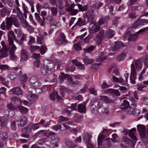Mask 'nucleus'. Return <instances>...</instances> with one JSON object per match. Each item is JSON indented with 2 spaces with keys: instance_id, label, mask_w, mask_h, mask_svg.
Masks as SVG:
<instances>
[{
  "instance_id": "1",
  "label": "nucleus",
  "mask_w": 148,
  "mask_h": 148,
  "mask_svg": "<svg viewBox=\"0 0 148 148\" xmlns=\"http://www.w3.org/2000/svg\"><path fill=\"white\" fill-rule=\"evenodd\" d=\"M105 137V136L102 134H99L97 138V143L99 146L102 145V148L110 147L112 145V139L107 138L103 141V140Z\"/></svg>"
},
{
  "instance_id": "2",
  "label": "nucleus",
  "mask_w": 148,
  "mask_h": 148,
  "mask_svg": "<svg viewBox=\"0 0 148 148\" xmlns=\"http://www.w3.org/2000/svg\"><path fill=\"white\" fill-rule=\"evenodd\" d=\"M5 22L3 21L1 25L0 28L3 30H10L13 24V18L11 17H7Z\"/></svg>"
},
{
  "instance_id": "3",
  "label": "nucleus",
  "mask_w": 148,
  "mask_h": 148,
  "mask_svg": "<svg viewBox=\"0 0 148 148\" xmlns=\"http://www.w3.org/2000/svg\"><path fill=\"white\" fill-rule=\"evenodd\" d=\"M138 132L139 133L140 137L144 141L145 143H148V141H145V140L147 138L145 126L143 125H138L137 126Z\"/></svg>"
},
{
  "instance_id": "4",
  "label": "nucleus",
  "mask_w": 148,
  "mask_h": 148,
  "mask_svg": "<svg viewBox=\"0 0 148 148\" xmlns=\"http://www.w3.org/2000/svg\"><path fill=\"white\" fill-rule=\"evenodd\" d=\"M136 78V72L135 67L134 65L133 64L131 65V71L130 76V82L132 84L135 83V80Z\"/></svg>"
},
{
  "instance_id": "5",
  "label": "nucleus",
  "mask_w": 148,
  "mask_h": 148,
  "mask_svg": "<svg viewBox=\"0 0 148 148\" xmlns=\"http://www.w3.org/2000/svg\"><path fill=\"white\" fill-rule=\"evenodd\" d=\"M132 143L130 139L126 137L122 138L120 145L122 148H129Z\"/></svg>"
},
{
  "instance_id": "6",
  "label": "nucleus",
  "mask_w": 148,
  "mask_h": 148,
  "mask_svg": "<svg viewBox=\"0 0 148 148\" xmlns=\"http://www.w3.org/2000/svg\"><path fill=\"white\" fill-rule=\"evenodd\" d=\"M105 31L103 29L99 31L98 33L96 36V43L98 45L101 44V41L105 38Z\"/></svg>"
},
{
  "instance_id": "7",
  "label": "nucleus",
  "mask_w": 148,
  "mask_h": 148,
  "mask_svg": "<svg viewBox=\"0 0 148 148\" xmlns=\"http://www.w3.org/2000/svg\"><path fill=\"white\" fill-rule=\"evenodd\" d=\"M147 24H148V19L139 18L132 24V27L136 28L138 26H143Z\"/></svg>"
},
{
  "instance_id": "8",
  "label": "nucleus",
  "mask_w": 148,
  "mask_h": 148,
  "mask_svg": "<svg viewBox=\"0 0 148 148\" xmlns=\"http://www.w3.org/2000/svg\"><path fill=\"white\" fill-rule=\"evenodd\" d=\"M56 43L58 44L61 45L66 44L67 41L66 39V37L63 33L59 34L58 37L55 40Z\"/></svg>"
},
{
  "instance_id": "9",
  "label": "nucleus",
  "mask_w": 148,
  "mask_h": 148,
  "mask_svg": "<svg viewBox=\"0 0 148 148\" xmlns=\"http://www.w3.org/2000/svg\"><path fill=\"white\" fill-rule=\"evenodd\" d=\"M10 47V49L9 52V58L11 60H14L17 58V57L15 54V52L16 49V47L15 45H13Z\"/></svg>"
},
{
  "instance_id": "10",
  "label": "nucleus",
  "mask_w": 148,
  "mask_h": 148,
  "mask_svg": "<svg viewBox=\"0 0 148 148\" xmlns=\"http://www.w3.org/2000/svg\"><path fill=\"white\" fill-rule=\"evenodd\" d=\"M8 39L10 46L15 45L14 44L13 39L15 40L16 37L12 31L9 32L8 35Z\"/></svg>"
},
{
  "instance_id": "11",
  "label": "nucleus",
  "mask_w": 148,
  "mask_h": 148,
  "mask_svg": "<svg viewBox=\"0 0 148 148\" xmlns=\"http://www.w3.org/2000/svg\"><path fill=\"white\" fill-rule=\"evenodd\" d=\"M75 5H76L75 3L71 4L69 7L66 8V11L68 12H71V14L72 16L76 15L78 13V10L77 9H73Z\"/></svg>"
},
{
  "instance_id": "12",
  "label": "nucleus",
  "mask_w": 148,
  "mask_h": 148,
  "mask_svg": "<svg viewBox=\"0 0 148 148\" xmlns=\"http://www.w3.org/2000/svg\"><path fill=\"white\" fill-rule=\"evenodd\" d=\"M9 50V48L7 47H2L0 49V58L6 57L8 56V52Z\"/></svg>"
},
{
  "instance_id": "13",
  "label": "nucleus",
  "mask_w": 148,
  "mask_h": 148,
  "mask_svg": "<svg viewBox=\"0 0 148 148\" xmlns=\"http://www.w3.org/2000/svg\"><path fill=\"white\" fill-rule=\"evenodd\" d=\"M64 141L67 148H75L77 146V144L74 143L73 141L70 139H64Z\"/></svg>"
},
{
  "instance_id": "14",
  "label": "nucleus",
  "mask_w": 148,
  "mask_h": 148,
  "mask_svg": "<svg viewBox=\"0 0 148 148\" xmlns=\"http://www.w3.org/2000/svg\"><path fill=\"white\" fill-rule=\"evenodd\" d=\"M29 82L33 86L35 87H37L40 86L41 83L39 80L35 76H32L30 77L29 79Z\"/></svg>"
},
{
  "instance_id": "15",
  "label": "nucleus",
  "mask_w": 148,
  "mask_h": 148,
  "mask_svg": "<svg viewBox=\"0 0 148 148\" xmlns=\"http://www.w3.org/2000/svg\"><path fill=\"white\" fill-rule=\"evenodd\" d=\"M94 11L91 10L88 11L85 14V17L87 18L88 21L89 22H94L93 19L94 17Z\"/></svg>"
},
{
  "instance_id": "16",
  "label": "nucleus",
  "mask_w": 148,
  "mask_h": 148,
  "mask_svg": "<svg viewBox=\"0 0 148 148\" xmlns=\"http://www.w3.org/2000/svg\"><path fill=\"white\" fill-rule=\"evenodd\" d=\"M98 110V112L99 113L103 114H107L109 112L108 109L107 108L104 107L103 104L102 103L100 104Z\"/></svg>"
},
{
  "instance_id": "17",
  "label": "nucleus",
  "mask_w": 148,
  "mask_h": 148,
  "mask_svg": "<svg viewBox=\"0 0 148 148\" xmlns=\"http://www.w3.org/2000/svg\"><path fill=\"white\" fill-rule=\"evenodd\" d=\"M21 53V54L20 60L24 62L28 59V56L27 55V52L26 49L22 48Z\"/></svg>"
},
{
  "instance_id": "18",
  "label": "nucleus",
  "mask_w": 148,
  "mask_h": 148,
  "mask_svg": "<svg viewBox=\"0 0 148 148\" xmlns=\"http://www.w3.org/2000/svg\"><path fill=\"white\" fill-rule=\"evenodd\" d=\"M91 108H92V109H94L93 110H94L95 108L98 107L100 103L99 100L98 98L95 97L91 100Z\"/></svg>"
},
{
  "instance_id": "19",
  "label": "nucleus",
  "mask_w": 148,
  "mask_h": 148,
  "mask_svg": "<svg viewBox=\"0 0 148 148\" xmlns=\"http://www.w3.org/2000/svg\"><path fill=\"white\" fill-rule=\"evenodd\" d=\"M40 71L44 75H49L51 73V71L49 70L45 65L41 66L40 68Z\"/></svg>"
},
{
  "instance_id": "20",
  "label": "nucleus",
  "mask_w": 148,
  "mask_h": 148,
  "mask_svg": "<svg viewBox=\"0 0 148 148\" xmlns=\"http://www.w3.org/2000/svg\"><path fill=\"white\" fill-rule=\"evenodd\" d=\"M8 119L5 116L0 117V126L2 128L7 127V124L8 123Z\"/></svg>"
},
{
  "instance_id": "21",
  "label": "nucleus",
  "mask_w": 148,
  "mask_h": 148,
  "mask_svg": "<svg viewBox=\"0 0 148 148\" xmlns=\"http://www.w3.org/2000/svg\"><path fill=\"white\" fill-rule=\"evenodd\" d=\"M125 45L121 41H118L115 42V45L112 47L113 51H115L121 47H124Z\"/></svg>"
},
{
  "instance_id": "22",
  "label": "nucleus",
  "mask_w": 148,
  "mask_h": 148,
  "mask_svg": "<svg viewBox=\"0 0 148 148\" xmlns=\"http://www.w3.org/2000/svg\"><path fill=\"white\" fill-rule=\"evenodd\" d=\"M10 91L13 94H15L17 95H19L23 94V92L21 88L19 87L13 88L11 89Z\"/></svg>"
},
{
  "instance_id": "23",
  "label": "nucleus",
  "mask_w": 148,
  "mask_h": 148,
  "mask_svg": "<svg viewBox=\"0 0 148 148\" xmlns=\"http://www.w3.org/2000/svg\"><path fill=\"white\" fill-rule=\"evenodd\" d=\"M20 123L19 124L20 126L23 127L27 123V119L24 116L21 117L20 119Z\"/></svg>"
},
{
  "instance_id": "24",
  "label": "nucleus",
  "mask_w": 148,
  "mask_h": 148,
  "mask_svg": "<svg viewBox=\"0 0 148 148\" xmlns=\"http://www.w3.org/2000/svg\"><path fill=\"white\" fill-rule=\"evenodd\" d=\"M83 139L86 143H88L90 142L91 136L88 133H84L82 135Z\"/></svg>"
},
{
  "instance_id": "25",
  "label": "nucleus",
  "mask_w": 148,
  "mask_h": 148,
  "mask_svg": "<svg viewBox=\"0 0 148 148\" xmlns=\"http://www.w3.org/2000/svg\"><path fill=\"white\" fill-rule=\"evenodd\" d=\"M100 28L99 27L95 24L89 29V31L90 33L94 34L98 32Z\"/></svg>"
},
{
  "instance_id": "26",
  "label": "nucleus",
  "mask_w": 148,
  "mask_h": 148,
  "mask_svg": "<svg viewBox=\"0 0 148 148\" xmlns=\"http://www.w3.org/2000/svg\"><path fill=\"white\" fill-rule=\"evenodd\" d=\"M87 22L84 19H82L81 18H78L77 22L76 23L75 25L73 26L74 27L75 25H78L79 27H80L82 25H86Z\"/></svg>"
},
{
  "instance_id": "27",
  "label": "nucleus",
  "mask_w": 148,
  "mask_h": 148,
  "mask_svg": "<svg viewBox=\"0 0 148 148\" xmlns=\"http://www.w3.org/2000/svg\"><path fill=\"white\" fill-rule=\"evenodd\" d=\"M129 102L126 100H124L122 104L121 109L122 110H127L130 108Z\"/></svg>"
},
{
  "instance_id": "28",
  "label": "nucleus",
  "mask_w": 148,
  "mask_h": 148,
  "mask_svg": "<svg viewBox=\"0 0 148 148\" xmlns=\"http://www.w3.org/2000/svg\"><path fill=\"white\" fill-rule=\"evenodd\" d=\"M27 97L29 100L32 102H34L36 100L38 99V96L35 94L28 95Z\"/></svg>"
},
{
  "instance_id": "29",
  "label": "nucleus",
  "mask_w": 148,
  "mask_h": 148,
  "mask_svg": "<svg viewBox=\"0 0 148 148\" xmlns=\"http://www.w3.org/2000/svg\"><path fill=\"white\" fill-rule=\"evenodd\" d=\"M77 110L78 112L81 113H85L86 112V107L83 104H79L78 106Z\"/></svg>"
},
{
  "instance_id": "30",
  "label": "nucleus",
  "mask_w": 148,
  "mask_h": 148,
  "mask_svg": "<svg viewBox=\"0 0 148 148\" xmlns=\"http://www.w3.org/2000/svg\"><path fill=\"white\" fill-rule=\"evenodd\" d=\"M114 34V33L113 30L109 29H108L106 32V36L107 38H111L113 37Z\"/></svg>"
},
{
  "instance_id": "31",
  "label": "nucleus",
  "mask_w": 148,
  "mask_h": 148,
  "mask_svg": "<svg viewBox=\"0 0 148 148\" xmlns=\"http://www.w3.org/2000/svg\"><path fill=\"white\" fill-rule=\"evenodd\" d=\"M73 63L76 66H78V69L80 70H82L84 69V65L79 62L77 60H73L72 61Z\"/></svg>"
},
{
  "instance_id": "32",
  "label": "nucleus",
  "mask_w": 148,
  "mask_h": 148,
  "mask_svg": "<svg viewBox=\"0 0 148 148\" xmlns=\"http://www.w3.org/2000/svg\"><path fill=\"white\" fill-rule=\"evenodd\" d=\"M83 62L86 65L91 64L94 61V60L92 59H89L87 56H85L83 59Z\"/></svg>"
},
{
  "instance_id": "33",
  "label": "nucleus",
  "mask_w": 148,
  "mask_h": 148,
  "mask_svg": "<svg viewBox=\"0 0 148 148\" xmlns=\"http://www.w3.org/2000/svg\"><path fill=\"white\" fill-rule=\"evenodd\" d=\"M109 18V16H108V17L107 16L102 17L98 21V24L100 25H103L106 23Z\"/></svg>"
},
{
  "instance_id": "34",
  "label": "nucleus",
  "mask_w": 148,
  "mask_h": 148,
  "mask_svg": "<svg viewBox=\"0 0 148 148\" xmlns=\"http://www.w3.org/2000/svg\"><path fill=\"white\" fill-rule=\"evenodd\" d=\"M45 42V38L43 36H38L37 38L36 43L37 44H42Z\"/></svg>"
},
{
  "instance_id": "35",
  "label": "nucleus",
  "mask_w": 148,
  "mask_h": 148,
  "mask_svg": "<svg viewBox=\"0 0 148 148\" xmlns=\"http://www.w3.org/2000/svg\"><path fill=\"white\" fill-rule=\"evenodd\" d=\"M60 138L57 136H52L51 138V143L53 144L56 143L60 140Z\"/></svg>"
},
{
  "instance_id": "36",
  "label": "nucleus",
  "mask_w": 148,
  "mask_h": 148,
  "mask_svg": "<svg viewBox=\"0 0 148 148\" xmlns=\"http://www.w3.org/2000/svg\"><path fill=\"white\" fill-rule=\"evenodd\" d=\"M19 111L23 114H25L28 111V109L23 106H18Z\"/></svg>"
},
{
  "instance_id": "37",
  "label": "nucleus",
  "mask_w": 148,
  "mask_h": 148,
  "mask_svg": "<svg viewBox=\"0 0 148 148\" xmlns=\"http://www.w3.org/2000/svg\"><path fill=\"white\" fill-rule=\"evenodd\" d=\"M101 97L100 99L102 101L106 102V103H112L114 101L111 99H109L108 97L105 96H100Z\"/></svg>"
},
{
  "instance_id": "38",
  "label": "nucleus",
  "mask_w": 148,
  "mask_h": 148,
  "mask_svg": "<svg viewBox=\"0 0 148 148\" xmlns=\"http://www.w3.org/2000/svg\"><path fill=\"white\" fill-rule=\"evenodd\" d=\"M137 34H130L129 36L128 40L129 41H134L136 40L138 38V36Z\"/></svg>"
},
{
  "instance_id": "39",
  "label": "nucleus",
  "mask_w": 148,
  "mask_h": 148,
  "mask_svg": "<svg viewBox=\"0 0 148 148\" xmlns=\"http://www.w3.org/2000/svg\"><path fill=\"white\" fill-rule=\"evenodd\" d=\"M69 119L61 115L59 116V119L58 120L57 122L58 123H60L62 122L69 121Z\"/></svg>"
},
{
  "instance_id": "40",
  "label": "nucleus",
  "mask_w": 148,
  "mask_h": 148,
  "mask_svg": "<svg viewBox=\"0 0 148 148\" xmlns=\"http://www.w3.org/2000/svg\"><path fill=\"white\" fill-rule=\"evenodd\" d=\"M46 19H47L46 21L48 23L54 24V22L56 21L54 18H53L51 16H48Z\"/></svg>"
},
{
  "instance_id": "41",
  "label": "nucleus",
  "mask_w": 148,
  "mask_h": 148,
  "mask_svg": "<svg viewBox=\"0 0 148 148\" xmlns=\"http://www.w3.org/2000/svg\"><path fill=\"white\" fill-rule=\"evenodd\" d=\"M39 49L40 51V53L42 55L44 54L47 50V48L45 45H43L41 46Z\"/></svg>"
},
{
  "instance_id": "42",
  "label": "nucleus",
  "mask_w": 148,
  "mask_h": 148,
  "mask_svg": "<svg viewBox=\"0 0 148 148\" xmlns=\"http://www.w3.org/2000/svg\"><path fill=\"white\" fill-rule=\"evenodd\" d=\"M21 130L23 132L27 134L29 133L31 131L29 124L26 127L22 128Z\"/></svg>"
},
{
  "instance_id": "43",
  "label": "nucleus",
  "mask_w": 148,
  "mask_h": 148,
  "mask_svg": "<svg viewBox=\"0 0 148 148\" xmlns=\"http://www.w3.org/2000/svg\"><path fill=\"white\" fill-rule=\"evenodd\" d=\"M20 80L22 83H23L25 82L27 80V75L24 74L21 75L20 78Z\"/></svg>"
},
{
  "instance_id": "44",
  "label": "nucleus",
  "mask_w": 148,
  "mask_h": 148,
  "mask_svg": "<svg viewBox=\"0 0 148 148\" xmlns=\"http://www.w3.org/2000/svg\"><path fill=\"white\" fill-rule=\"evenodd\" d=\"M125 56V53H122L117 57L116 59L119 62L121 61L124 60Z\"/></svg>"
},
{
  "instance_id": "45",
  "label": "nucleus",
  "mask_w": 148,
  "mask_h": 148,
  "mask_svg": "<svg viewBox=\"0 0 148 148\" xmlns=\"http://www.w3.org/2000/svg\"><path fill=\"white\" fill-rule=\"evenodd\" d=\"M94 48V46H88L86 48L84 49V52L85 53H89L92 51Z\"/></svg>"
},
{
  "instance_id": "46",
  "label": "nucleus",
  "mask_w": 148,
  "mask_h": 148,
  "mask_svg": "<svg viewBox=\"0 0 148 148\" xmlns=\"http://www.w3.org/2000/svg\"><path fill=\"white\" fill-rule=\"evenodd\" d=\"M52 14L53 16H56L58 13L57 8L55 7H51L50 8Z\"/></svg>"
},
{
  "instance_id": "47",
  "label": "nucleus",
  "mask_w": 148,
  "mask_h": 148,
  "mask_svg": "<svg viewBox=\"0 0 148 148\" xmlns=\"http://www.w3.org/2000/svg\"><path fill=\"white\" fill-rule=\"evenodd\" d=\"M8 137V136L7 133H2L0 134V138L2 140H4L7 139Z\"/></svg>"
},
{
  "instance_id": "48",
  "label": "nucleus",
  "mask_w": 148,
  "mask_h": 148,
  "mask_svg": "<svg viewBox=\"0 0 148 148\" xmlns=\"http://www.w3.org/2000/svg\"><path fill=\"white\" fill-rule=\"evenodd\" d=\"M35 17L36 19L40 23H42L44 21V20L42 18H41L38 13H35Z\"/></svg>"
},
{
  "instance_id": "49",
  "label": "nucleus",
  "mask_w": 148,
  "mask_h": 148,
  "mask_svg": "<svg viewBox=\"0 0 148 148\" xmlns=\"http://www.w3.org/2000/svg\"><path fill=\"white\" fill-rule=\"evenodd\" d=\"M58 3V8L60 10L64 9V6L63 4V0H57Z\"/></svg>"
},
{
  "instance_id": "50",
  "label": "nucleus",
  "mask_w": 148,
  "mask_h": 148,
  "mask_svg": "<svg viewBox=\"0 0 148 148\" xmlns=\"http://www.w3.org/2000/svg\"><path fill=\"white\" fill-rule=\"evenodd\" d=\"M77 5L78 7L79 10L81 11H86L87 10L88 8L86 5L83 6L82 5L79 4H77Z\"/></svg>"
},
{
  "instance_id": "51",
  "label": "nucleus",
  "mask_w": 148,
  "mask_h": 148,
  "mask_svg": "<svg viewBox=\"0 0 148 148\" xmlns=\"http://www.w3.org/2000/svg\"><path fill=\"white\" fill-rule=\"evenodd\" d=\"M103 4L102 3L99 2L93 4L92 5V7L98 10L102 6Z\"/></svg>"
},
{
  "instance_id": "52",
  "label": "nucleus",
  "mask_w": 148,
  "mask_h": 148,
  "mask_svg": "<svg viewBox=\"0 0 148 148\" xmlns=\"http://www.w3.org/2000/svg\"><path fill=\"white\" fill-rule=\"evenodd\" d=\"M10 99L12 101L16 103L17 102H19L20 105H21L22 104V101L21 99L16 97H14L11 98Z\"/></svg>"
},
{
  "instance_id": "53",
  "label": "nucleus",
  "mask_w": 148,
  "mask_h": 148,
  "mask_svg": "<svg viewBox=\"0 0 148 148\" xmlns=\"http://www.w3.org/2000/svg\"><path fill=\"white\" fill-rule=\"evenodd\" d=\"M135 64L137 70L139 71L141 68L142 66L141 62L139 60H136L135 61Z\"/></svg>"
},
{
  "instance_id": "54",
  "label": "nucleus",
  "mask_w": 148,
  "mask_h": 148,
  "mask_svg": "<svg viewBox=\"0 0 148 148\" xmlns=\"http://www.w3.org/2000/svg\"><path fill=\"white\" fill-rule=\"evenodd\" d=\"M112 79L115 82L120 83H123V80L122 77H120L119 78L115 76H113L112 77Z\"/></svg>"
},
{
  "instance_id": "55",
  "label": "nucleus",
  "mask_w": 148,
  "mask_h": 148,
  "mask_svg": "<svg viewBox=\"0 0 148 148\" xmlns=\"http://www.w3.org/2000/svg\"><path fill=\"white\" fill-rule=\"evenodd\" d=\"M10 69L9 66L6 64L0 65V69L2 71L9 70Z\"/></svg>"
},
{
  "instance_id": "56",
  "label": "nucleus",
  "mask_w": 148,
  "mask_h": 148,
  "mask_svg": "<svg viewBox=\"0 0 148 148\" xmlns=\"http://www.w3.org/2000/svg\"><path fill=\"white\" fill-rule=\"evenodd\" d=\"M68 80L69 84L72 85L77 84L79 83V82L77 80L74 81L73 79L71 77L68 78Z\"/></svg>"
},
{
  "instance_id": "57",
  "label": "nucleus",
  "mask_w": 148,
  "mask_h": 148,
  "mask_svg": "<svg viewBox=\"0 0 148 148\" xmlns=\"http://www.w3.org/2000/svg\"><path fill=\"white\" fill-rule=\"evenodd\" d=\"M69 75L68 74L64 75V74H62L61 76H59V79L60 80V83H61L63 81L65 78L67 77Z\"/></svg>"
},
{
  "instance_id": "58",
  "label": "nucleus",
  "mask_w": 148,
  "mask_h": 148,
  "mask_svg": "<svg viewBox=\"0 0 148 148\" xmlns=\"http://www.w3.org/2000/svg\"><path fill=\"white\" fill-rule=\"evenodd\" d=\"M73 47L75 50L77 51H79L81 49L80 43L79 42L76 44H75L74 45Z\"/></svg>"
},
{
  "instance_id": "59",
  "label": "nucleus",
  "mask_w": 148,
  "mask_h": 148,
  "mask_svg": "<svg viewBox=\"0 0 148 148\" xmlns=\"http://www.w3.org/2000/svg\"><path fill=\"white\" fill-rule=\"evenodd\" d=\"M61 128V125L57 124L52 127V128L56 131H57L58 130L60 129Z\"/></svg>"
},
{
  "instance_id": "60",
  "label": "nucleus",
  "mask_w": 148,
  "mask_h": 148,
  "mask_svg": "<svg viewBox=\"0 0 148 148\" xmlns=\"http://www.w3.org/2000/svg\"><path fill=\"white\" fill-rule=\"evenodd\" d=\"M47 67L49 69V70H52L55 67V64L52 62L49 63L47 65H46Z\"/></svg>"
},
{
  "instance_id": "61",
  "label": "nucleus",
  "mask_w": 148,
  "mask_h": 148,
  "mask_svg": "<svg viewBox=\"0 0 148 148\" xmlns=\"http://www.w3.org/2000/svg\"><path fill=\"white\" fill-rule=\"evenodd\" d=\"M8 77L12 80H14L16 79V75L14 72H12L8 75Z\"/></svg>"
},
{
  "instance_id": "62",
  "label": "nucleus",
  "mask_w": 148,
  "mask_h": 148,
  "mask_svg": "<svg viewBox=\"0 0 148 148\" xmlns=\"http://www.w3.org/2000/svg\"><path fill=\"white\" fill-rule=\"evenodd\" d=\"M143 61L146 68L148 67V56L145 55L143 57Z\"/></svg>"
},
{
  "instance_id": "63",
  "label": "nucleus",
  "mask_w": 148,
  "mask_h": 148,
  "mask_svg": "<svg viewBox=\"0 0 148 148\" xmlns=\"http://www.w3.org/2000/svg\"><path fill=\"white\" fill-rule=\"evenodd\" d=\"M40 48V47L37 45L31 46L30 47V50L32 52H33Z\"/></svg>"
},
{
  "instance_id": "64",
  "label": "nucleus",
  "mask_w": 148,
  "mask_h": 148,
  "mask_svg": "<svg viewBox=\"0 0 148 148\" xmlns=\"http://www.w3.org/2000/svg\"><path fill=\"white\" fill-rule=\"evenodd\" d=\"M47 138H43L40 139L38 141V143L39 144L41 145L45 142L47 140Z\"/></svg>"
}]
</instances>
